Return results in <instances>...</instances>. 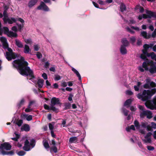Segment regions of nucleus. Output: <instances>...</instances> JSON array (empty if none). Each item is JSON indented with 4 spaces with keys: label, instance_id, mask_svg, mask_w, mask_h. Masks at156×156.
<instances>
[{
    "label": "nucleus",
    "instance_id": "obj_1",
    "mask_svg": "<svg viewBox=\"0 0 156 156\" xmlns=\"http://www.w3.org/2000/svg\"><path fill=\"white\" fill-rule=\"evenodd\" d=\"M13 67L17 69L19 73L23 76H29L30 78H27L36 83L37 81L35 80L33 73L30 68L28 66V63L24 60L23 57H21L20 59L14 60L12 62Z\"/></svg>",
    "mask_w": 156,
    "mask_h": 156
},
{
    "label": "nucleus",
    "instance_id": "obj_2",
    "mask_svg": "<svg viewBox=\"0 0 156 156\" xmlns=\"http://www.w3.org/2000/svg\"><path fill=\"white\" fill-rule=\"evenodd\" d=\"M4 10L3 12V20L5 23H8L9 24H12L13 23H16L17 21H18L21 23L19 24L16 23L18 26V30L20 31H21L24 25V21L23 19L20 18H14L9 17L8 14L7 12V10L8 7L6 5H4Z\"/></svg>",
    "mask_w": 156,
    "mask_h": 156
},
{
    "label": "nucleus",
    "instance_id": "obj_3",
    "mask_svg": "<svg viewBox=\"0 0 156 156\" xmlns=\"http://www.w3.org/2000/svg\"><path fill=\"white\" fill-rule=\"evenodd\" d=\"M0 41L2 42L3 48L5 49H7L8 52H6L5 57L8 61L16 58V55L12 52V49L9 47L7 40L6 38L3 37H0Z\"/></svg>",
    "mask_w": 156,
    "mask_h": 156
},
{
    "label": "nucleus",
    "instance_id": "obj_4",
    "mask_svg": "<svg viewBox=\"0 0 156 156\" xmlns=\"http://www.w3.org/2000/svg\"><path fill=\"white\" fill-rule=\"evenodd\" d=\"M156 92V89L153 88L151 90H144L142 94H138L137 98L143 101H146L150 99Z\"/></svg>",
    "mask_w": 156,
    "mask_h": 156
},
{
    "label": "nucleus",
    "instance_id": "obj_5",
    "mask_svg": "<svg viewBox=\"0 0 156 156\" xmlns=\"http://www.w3.org/2000/svg\"><path fill=\"white\" fill-rule=\"evenodd\" d=\"M35 145V141L34 139L30 140V142L26 140L25 142L23 149L25 151H28L34 147Z\"/></svg>",
    "mask_w": 156,
    "mask_h": 156
},
{
    "label": "nucleus",
    "instance_id": "obj_6",
    "mask_svg": "<svg viewBox=\"0 0 156 156\" xmlns=\"http://www.w3.org/2000/svg\"><path fill=\"white\" fill-rule=\"evenodd\" d=\"M3 31L9 37H16L17 35L16 33H14L11 31H9L8 28L6 27H4L3 28H1V23L0 22V34H1Z\"/></svg>",
    "mask_w": 156,
    "mask_h": 156
},
{
    "label": "nucleus",
    "instance_id": "obj_7",
    "mask_svg": "<svg viewBox=\"0 0 156 156\" xmlns=\"http://www.w3.org/2000/svg\"><path fill=\"white\" fill-rule=\"evenodd\" d=\"M139 108L141 110L140 112V116L141 118H143L145 116L148 119H151L152 118V113L148 110H144V107L141 105L139 106Z\"/></svg>",
    "mask_w": 156,
    "mask_h": 156
},
{
    "label": "nucleus",
    "instance_id": "obj_8",
    "mask_svg": "<svg viewBox=\"0 0 156 156\" xmlns=\"http://www.w3.org/2000/svg\"><path fill=\"white\" fill-rule=\"evenodd\" d=\"M61 104H62L60 102V100L58 98H57L54 97L51 98V101L50 105L52 106L51 108L52 109V110L53 111L56 112H57L58 110L54 106L55 105H57L61 106Z\"/></svg>",
    "mask_w": 156,
    "mask_h": 156
},
{
    "label": "nucleus",
    "instance_id": "obj_9",
    "mask_svg": "<svg viewBox=\"0 0 156 156\" xmlns=\"http://www.w3.org/2000/svg\"><path fill=\"white\" fill-rule=\"evenodd\" d=\"M145 106L147 108L151 109H156V95L152 101H147L145 103Z\"/></svg>",
    "mask_w": 156,
    "mask_h": 156
},
{
    "label": "nucleus",
    "instance_id": "obj_10",
    "mask_svg": "<svg viewBox=\"0 0 156 156\" xmlns=\"http://www.w3.org/2000/svg\"><path fill=\"white\" fill-rule=\"evenodd\" d=\"M152 134L151 132H149L147 133L144 136V139H142V140L144 143L145 144H151L152 142L151 136Z\"/></svg>",
    "mask_w": 156,
    "mask_h": 156
},
{
    "label": "nucleus",
    "instance_id": "obj_11",
    "mask_svg": "<svg viewBox=\"0 0 156 156\" xmlns=\"http://www.w3.org/2000/svg\"><path fill=\"white\" fill-rule=\"evenodd\" d=\"M11 146L8 143H5L0 145V149L2 151H3L4 150H9L11 149Z\"/></svg>",
    "mask_w": 156,
    "mask_h": 156
},
{
    "label": "nucleus",
    "instance_id": "obj_12",
    "mask_svg": "<svg viewBox=\"0 0 156 156\" xmlns=\"http://www.w3.org/2000/svg\"><path fill=\"white\" fill-rule=\"evenodd\" d=\"M37 9L39 10L42 9L45 11L49 10L48 7L43 2H41L40 5L37 7Z\"/></svg>",
    "mask_w": 156,
    "mask_h": 156
},
{
    "label": "nucleus",
    "instance_id": "obj_13",
    "mask_svg": "<svg viewBox=\"0 0 156 156\" xmlns=\"http://www.w3.org/2000/svg\"><path fill=\"white\" fill-rule=\"evenodd\" d=\"M146 14L147 18H150L151 17L156 18V12H155L147 11L146 12Z\"/></svg>",
    "mask_w": 156,
    "mask_h": 156
},
{
    "label": "nucleus",
    "instance_id": "obj_14",
    "mask_svg": "<svg viewBox=\"0 0 156 156\" xmlns=\"http://www.w3.org/2000/svg\"><path fill=\"white\" fill-rule=\"evenodd\" d=\"M14 152L12 151H0V154L3 155H12L14 154Z\"/></svg>",
    "mask_w": 156,
    "mask_h": 156
},
{
    "label": "nucleus",
    "instance_id": "obj_15",
    "mask_svg": "<svg viewBox=\"0 0 156 156\" xmlns=\"http://www.w3.org/2000/svg\"><path fill=\"white\" fill-rule=\"evenodd\" d=\"M25 102V100L24 98H21L17 105V106L18 108L21 107L22 105H24Z\"/></svg>",
    "mask_w": 156,
    "mask_h": 156
},
{
    "label": "nucleus",
    "instance_id": "obj_16",
    "mask_svg": "<svg viewBox=\"0 0 156 156\" xmlns=\"http://www.w3.org/2000/svg\"><path fill=\"white\" fill-rule=\"evenodd\" d=\"M71 68L73 72V73H75L76 74V76L78 77L79 80H81V76L78 71L73 67H71Z\"/></svg>",
    "mask_w": 156,
    "mask_h": 156
},
{
    "label": "nucleus",
    "instance_id": "obj_17",
    "mask_svg": "<svg viewBox=\"0 0 156 156\" xmlns=\"http://www.w3.org/2000/svg\"><path fill=\"white\" fill-rule=\"evenodd\" d=\"M15 44L20 48H22L23 47V45L22 42L19 40L16 39L15 40Z\"/></svg>",
    "mask_w": 156,
    "mask_h": 156
},
{
    "label": "nucleus",
    "instance_id": "obj_18",
    "mask_svg": "<svg viewBox=\"0 0 156 156\" xmlns=\"http://www.w3.org/2000/svg\"><path fill=\"white\" fill-rule=\"evenodd\" d=\"M125 46L121 45L120 48V51L122 55H125L127 53V50Z\"/></svg>",
    "mask_w": 156,
    "mask_h": 156
},
{
    "label": "nucleus",
    "instance_id": "obj_19",
    "mask_svg": "<svg viewBox=\"0 0 156 156\" xmlns=\"http://www.w3.org/2000/svg\"><path fill=\"white\" fill-rule=\"evenodd\" d=\"M77 138L76 136H73L70 138L69 139V142L70 143H76L77 141Z\"/></svg>",
    "mask_w": 156,
    "mask_h": 156
},
{
    "label": "nucleus",
    "instance_id": "obj_20",
    "mask_svg": "<svg viewBox=\"0 0 156 156\" xmlns=\"http://www.w3.org/2000/svg\"><path fill=\"white\" fill-rule=\"evenodd\" d=\"M37 2V0H31L28 3V6L30 8L34 6Z\"/></svg>",
    "mask_w": 156,
    "mask_h": 156
},
{
    "label": "nucleus",
    "instance_id": "obj_21",
    "mask_svg": "<svg viewBox=\"0 0 156 156\" xmlns=\"http://www.w3.org/2000/svg\"><path fill=\"white\" fill-rule=\"evenodd\" d=\"M30 51L29 47L27 45L25 44L24 46L23 52L25 53H29Z\"/></svg>",
    "mask_w": 156,
    "mask_h": 156
},
{
    "label": "nucleus",
    "instance_id": "obj_22",
    "mask_svg": "<svg viewBox=\"0 0 156 156\" xmlns=\"http://www.w3.org/2000/svg\"><path fill=\"white\" fill-rule=\"evenodd\" d=\"M44 82V80L43 79H40L38 80L37 83L39 88H41L42 87Z\"/></svg>",
    "mask_w": 156,
    "mask_h": 156
},
{
    "label": "nucleus",
    "instance_id": "obj_23",
    "mask_svg": "<svg viewBox=\"0 0 156 156\" xmlns=\"http://www.w3.org/2000/svg\"><path fill=\"white\" fill-rule=\"evenodd\" d=\"M43 143L44 147L46 149H48L50 147L48 141L45 140H43Z\"/></svg>",
    "mask_w": 156,
    "mask_h": 156
},
{
    "label": "nucleus",
    "instance_id": "obj_24",
    "mask_svg": "<svg viewBox=\"0 0 156 156\" xmlns=\"http://www.w3.org/2000/svg\"><path fill=\"white\" fill-rule=\"evenodd\" d=\"M132 101L133 99H128V100H126V101L125 102L124 104V105L125 106H127V107H129L131 104Z\"/></svg>",
    "mask_w": 156,
    "mask_h": 156
},
{
    "label": "nucleus",
    "instance_id": "obj_25",
    "mask_svg": "<svg viewBox=\"0 0 156 156\" xmlns=\"http://www.w3.org/2000/svg\"><path fill=\"white\" fill-rule=\"evenodd\" d=\"M122 45H123L125 47L127 46L129 44L128 41L127 40L126 38H123L122 41Z\"/></svg>",
    "mask_w": 156,
    "mask_h": 156
},
{
    "label": "nucleus",
    "instance_id": "obj_26",
    "mask_svg": "<svg viewBox=\"0 0 156 156\" xmlns=\"http://www.w3.org/2000/svg\"><path fill=\"white\" fill-rule=\"evenodd\" d=\"M24 118H26V120L28 121H30L32 120V117L31 115H27L24 114L23 115Z\"/></svg>",
    "mask_w": 156,
    "mask_h": 156
},
{
    "label": "nucleus",
    "instance_id": "obj_27",
    "mask_svg": "<svg viewBox=\"0 0 156 156\" xmlns=\"http://www.w3.org/2000/svg\"><path fill=\"white\" fill-rule=\"evenodd\" d=\"M149 71L151 73H156V66L154 65L152 66L149 69Z\"/></svg>",
    "mask_w": 156,
    "mask_h": 156
},
{
    "label": "nucleus",
    "instance_id": "obj_28",
    "mask_svg": "<svg viewBox=\"0 0 156 156\" xmlns=\"http://www.w3.org/2000/svg\"><path fill=\"white\" fill-rule=\"evenodd\" d=\"M150 81V79H147L146 80V81L147 83L144 85V87L146 89H148L150 87V85H149V82Z\"/></svg>",
    "mask_w": 156,
    "mask_h": 156
},
{
    "label": "nucleus",
    "instance_id": "obj_29",
    "mask_svg": "<svg viewBox=\"0 0 156 156\" xmlns=\"http://www.w3.org/2000/svg\"><path fill=\"white\" fill-rule=\"evenodd\" d=\"M120 9L121 12H123L126 9V7L125 5L122 3L120 5Z\"/></svg>",
    "mask_w": 156,
    "mask_h": 156
},
{
    "label": "nucleus",
    "instance_id": "obj_30",
    "mask_svg": "<svg viewBox=\"0 0 156 156\" xmlns=\"http://www.w3.org/2000/svg\"><path fill=\"white\" fill-rule=\"evenodd\" d=\"M153 46V44H145L143 46V47L144 49L145 50H147L149 48H152Z\"/></svg>",
    "mask_w": 156,
    "mask_h": 156
},
{
    "label": "nucleus",
    "instance_id": "obj_31",
    "mask_svg": "<svg viewBox=\"0 0 156 156\" xmlns=\"http://www.w3.org/2000/svg\"><path fill=\"white\" fill-rule=\"evenodd\" d=\"M13 136L15 137L12 138V140L15 141H17L18 139L19 138L20 135L16 133V132H15L13 134Z\"/></svg>",
    "mask_w": 156,
    "mask_h": 156
},
{
    "label": "nucleus",
    "instance_id": "obj_32",
    "mask_svg": "<svg viewBox=\"0 0 156 156\" xmlns=\"http://www.w3.org/2000/svg\"><path fill=\"white\" fill-rule=\"evenodd\" d=\"M23 130L26 131H28L30 130V127L28 124H25L23 126Z\"/></svg>",
    "mask_w": 156,
    "mask_h": 156
},
{
    "label": "nucleus",
    "instance_id": "obj_33",
    "mask_svg": "<svg viewBox=\"0 0 156 156\" xmlns=\"http://www.w3.org/2000/svg\"><path fill=\"white\" fill-rule=\"evenodd\" d=\"M142 18L144 19H146L147 16L146 14H143L142 15H140L138 17V19L139 20H142Z\"/></svg>",
    "mask_w": 156,
    "mask_h": 156
},
{
    "label": "nucleus",
    "instance_id": "obj_34",
    "mask_svg": "<svg viewBox=\"0 0 156 156\" xmlns=\"http://www.w3.org/2000/svg\"><path fill=\"white\" fill-rule=\"evenodd\" d=\"M26 153L23 151H20L17 153V154L19 156H23Z\"/></svg>",
    "mask_w": 156,
    "mask_h": 156
},
{
    "label": "nucleus",
    "instance_id": "obj_35",
    "mask_svg": "<svg viewBox=\"0 0 156 156\" xmlns=\"http://www.w3.org/2000/svg\"><path fill=\"white\" fill-rule=\"evenodd\" d=\"M141 35L143 36L144 38H147V33L145 31H142L141 33Z\"/></svg>",
    "mask_w": 156,
    "mask_h": 156
},
{
    "label": "nucleus",
    "instance_id": "obj_36",
    "mask_svg": "<svg viewBox=\"0 0 156 156\" xmlns=\"http://www.w3.org/2000/svg\"><path fill=\"white\" fill-rule=\"evenodd\" d=\"M84 156H92L91 153L90 151L88 150L87 151L85 152L84 154Z\"/></svg>",
    "mask_w": 156,
    "mask_h": 156
},
{
    "label": "nucleus",
    "instance_id": "obj_37",
    "mask_svg": "<svg viewBox=\"0 0 156 156\" xmlns=\"http://www.w3.org/2000/svg\"><path fill=\"white\" fill-rule=\"evenodd\" d=\"M143 67L144 68L145 70H148V67H147V65L146 62H144L142 64Z\"/></svg>",
    "mask_w": 156,
    "mask_h": 156
},
{
    "label": "nucleus",
    "instance_id": "obj_38",
    "mask_svg": "<svg viewBox=\"0 0 156 156\" xmlns=\"http://www.w3.org/2000/svg\"><path fill=\"white\" fill-rule=\"evenodd\" d=\"M134 124L136 129H139L140 128V125L139 122L136 120L135 121Z\"/></svg>",
    "mask_w": 156,
    "mask_h": 156
},
{
    "label": "nucleus",
    "instance_id": "obj_39",
    "mask_svg": "<svg viewBox=\"0 0 156 156\" xmlns=\"http://www.w3.org/2000/svg\"><path fill=\"white\" fill-rule=\"evenodd\" d=\"M67 85V83L63 81H62L61 82V86L63 87H66Z\"/></svg>",
    "mask_w": 156,
    "mask_h": 156
},
{
    "label": "nucleus",
    "instance_id": "obj_40",
    "mask_svg": "<svg viewBox=\"0 0 156 156\" xmlns=\"http://www.w3.org/2000/svg\"><path fill=\"white\" fill-rule=\"evenodd\" d=\"M122 112H123L124 115L125 116H126L128 114V111H127V110L126 109L124 108H122Z\"/></svg>",
    "mask_w": 156,
    "mask_h": 156
},
{
    "label": "nucleus",
    "instance_id": "obj_41",
    "mask_svg": "<svg viewBox=\"0 0 156 156\" xmlns=\"http://www.w3.org/2000/svg\"><path fill=\"white\" fill-rule=\"evenodd\" d=\"M44 107L45 109H47L48 110H51L52 109L51 108L52 106L50 105V106H48V105L45 104L44 105Z\"/></svg>",
    "mask_w": 156,
    "mask_h": 156
},
{
    "label": "nucleus",
    "instance_id": "obj_42",
    "mask_svg": "<svg viewBox=\"0 0 156 156\" xmlns=\"http://www.w3.org/2000/svg\"><path fill=\"white\" fill-rule=\"evenodd\" d=\"M61 79V76L58 75H55L54 80L55 81H58Z\"/></svg>",
    "mask_w": 156,
    "mask_h": 156
},
{
    "label": "nucleus",
    "instance_id": "obj_43",
    "mask_svg": "<svg viewBox=\"0 0 156 156\" xmlns=\"http://www.w3.org/2000/svg\"><path fill=\"white\" fill-rule=\"evenodd\" d=\"M136 38L135 37H133L130 38V42L133 44L135 41Z\"/></svg>",
    "mask_w": 156,
    "mask_h": 156
},
{
    "label": "nucleus",
    "instance_id": "obj_44",
    "mask_svg": "<svg viewBox=\"0 0 156 156\" xmlns=\"http://www.w3.org/2000/svg\"><path fill=\"white\" fill-rule=\"evenodd\" d=\"M23 123V121L22 120H18L16 123V124L19 126H21Z\"/></svg>",
    "mask_w": 156,
    "mask_h": 156
},
{
    "label": "nucleus",
    "instance_id": "obj_45",
    "mask_svg": "<svg viewBox=\"0 0 156 156\" xmlns=\"http://www.w3.org/2000/svg\"><path fill=\"white\" fill-rule=\"evenodd\" d=\"M127 30L132 34H133L134 33V31L132 30L129 27H127L126 28Z\"/></svg>",
    "mask_w": 156,
    "mask_h": 156
},
{
    "label": "nucleus",
    "instance_id": "obj_46",
    "mask_svg": "<svg viewBox=\"0 0 156 156\" xmlns=\"http://www.w3.org/2000/svg\"><path fill=\"white\" fill-rule=\"evenodd\" d=\"M25 41L27 44H31L32 43L31 40L30 39H26L25 40Z\"/></svg>",
    "mask_w": 156,
    "mask_h": 156
},
{
    "label": "nucleus",
    "instance_id": "obj_47",
    "mask_svg": "<svg viewBox=\"0 0 156 156\" xmlns=\"http://www.w3.org/2000/svg\"><path fill=\"white\" fill-rule=\"evenodd\" d=\"M147 149L149 151H153L154 150V148L153 147L150 146H147Z\"/></svg>",
    "mask_w": 156,
    "mask_h": 156
},
{
    "label": "nucleus",
    "instance_id": "obj_48",
    "mask_svg": "<svg viewBox=\"0 0 156 156\" xmlns=\"http://www.w3.org/2000/svg\"><path fill=\"white\" fill-rule=\"evenodd\" d=\"M51 149L55 153L57 151V148L55 146L51 147Z\"/></svg>",
    "mask_w": 156,
    "mask_h": 156
},
{
    "label": "nucleus",
    "instance_id": "obj_49",
    "mask_svg": "<svg viewBox=\"0 0 156 156\" xmlns=\"http://www.w3.org/2000/svg\"><path fill=\"white\" fill-rule=\"evenodd\" d=\"M126 94L128 95H131L133 94V92L130 90H127L126 91Z\"/></svg>",
    "mask_w": 156,
    "mask_h": 156
},
{
    "label": "nucleus",
    "instance_id": "obj_50",
    "mask_svg": "<svg viewBox=\"0 0 156 156\" xmlns=\"http://www.w3.org/2000/svg\"><path fill=\"white\" fill-rule=\"evenodd\" d=\"M39 47L38 45H34V50L35 51H38L39 50Z\"/></svg>",
    "mask_w": 156,
    "mask_h": 156
},
{
    "label": "nucleus",
    "instance_id": "obj_51",
    "mask_svg": "<svg viewBox=\"0 0 156 156\" xmlns=\"http://www.w3.org/2000/svg\"><path fill=\"white\" fill-rule=\"evenodd\" d=\"M149 85L152 87H154L155 86L156 84V83L153 82H149Z\"/></svg>",
    "mask_w": 156,
    "mask_h": 156
},
{
    "label": "nucleus",
    "instance_id": "obj_52",
    "mask_svg": "<svg viewBox=\"0 0 156 156\" xmlns=\"http://www.w3.org/2000/svg\"><path fill=\"white\" fill-rule=\"evenodd\" d=\"M37 57L38 58H40L42 56V54L39 52H37L36 54Z\"/></svg>",
    "mask_w": 156,
    "mask_h": 156
},
{
    "label": "nucleus",
    "instance_id": "obj_53",
    "mask_svg": "<svg viewBox=\"0 0 156 156\" xmlns=\"http://www.w3.org/2000/svg\"><path fill=\"white\" fill-rule=\"evenodd\" d=\"M49 129L51 130H51H53V129L54 128V126L51 123H49Z\"/></svg>",
    "mask_w": 156,
    "mask_h": 156
},
{
    "label": "nucleus",
    "instance_id": "obj_54",
    "mask_svg": "<svg viewBox=\"0 0 156 156\" xmlns=\"http://www.w3.org/2000/svg\"><path fill=\"white\" fill-rule=\"evenodd\" d=\"M12 30L15 32H16L17 31V28L16 26H14L12 27Z\"/></svg>",
    "mask_w": 156,
    "mask_h": 156
},
{
    "label": "nucleus",
    "instance_id": "obj_55",
    "mask_svg": "<svg viewBox=\"0 0 156 156\" xmlns=\"http://www.w3.org/2000/svg\"><path fill=\"white\" fill-rule=\"evenodd\" d=\"M73 96V94H70L68 97V100L70 101H72V98Z\"/></svg>",
    "mask_w": 156,
    "mask_h": 156
},
{
    "label": "nucleus",
    "instance_id": "obj_56",
    "mask_svg": "<svg viewBox=\"0 0 156 156\" xmlns=\"http://www.w3.org/2000/svg\"><path fill=\"white\" fill-rule=\"evenodd\" d=\"M42 76L45 80H47L48 78L47 75L45 73H43L42 74Z\"/></svg>",
    "mask_w": 156,
    "mask_h": 156
},
{
    "label": "nucleus",
    "instance_id": "obj_57",
    "mask_svg": "<svg viewBox=\"0 0 156 156\" xmlns=\"http://www.w3.org/2000/svg\"><path fill=\"white\" fill-rule=\"evenodd\" d=\"M49 70L50 71L55 72V69L54 66H52L50 68Z\"/></svg>",
    "mask_w": 156,
    "mask_h": 156
},
{
    "label": "nucleus",
    "instance_id": "obj_58",
    "mask_svg": "<svg viewBox=\"0 0 156 156\" xmlns=\"http://www.w3.org/2000/svg\"><path fill=\"white\" fill-rule=\"evenodd\" d=\"M151 126L154 128L155 129L156 128V124L155 123L152 122L151 123Z\"/></svg>",
    "mask_w": 156,
    "mask_h": 156
},
{
    "label": "nucleus",
    "instance_id": "obj_59",
    "mask_svg": "<svg viewBox=\"0 0 156 156\" xmlns=\"http://www.w3.org/2000/svg\"><path fill=\"white\" fill-rule=\"evenodd\" d=\"M137 144H138V146H139V147L140 148H141V149L143 148V145H142V144L141 142H138L137 143Z\"/></svg>",
    "mask_w": 156,
    "mask_h": 156
},
{
    "label": "nucleus",
    "instance_id": "obj_60",
    "mask_svg": "<svg viewBox=\"0 0 156 156\" xmlns=\"http://www.w3.org/2000/svg\"><path fill=\"white\" fill-rule=\"evenodd\" d=\"M153 37H155L156 36V29H155L152 34Z\"/></svg>",
    "mask_w": 156,
    "mask_h": 156
},
{
    "label": "nucleus",
    "instance_id": "obj_61",
    "mask_svg": "<svg viewBox=\"0 0 156 156\" xmlns=\"http://www.w3.org/2000/svg\"><path fill=\"white\" fill-rule=\"evenodd\" d=\"M32 109H29L27 108L25 110V111L26 112H31L32 110Z\"/></svg>",
    "mask_w": 156,
    "mask_h": 156
},
{
    "label": "nucleus",
    "instance_id": "obj_62",
    "mask_svg": "<svg viewBox=\"0 0 156 156\" xmlns=\"http://www.w3.org/2000/svg\"><path fill=\"white\" fill-rule=\"evenodd\" d=\"M50 144L51 145H53V146H55V144H56V143H55V141L54 140H51V143H50Z\"/></svg>",
    "mask_w": 156,
    "mask_h": 156
},
{
    "label": "nucleus",
    "instance_id": "obj_63",
    "mask_svg": "<svg viewBox=\"0 0 156 156\" xmlns=\"http://www.w3.org/2000/svg\"><path fill=\"white\" fill-rule=\"evenodd\" d=\"M131 28L133 29H134L137 31H138L139 30V27H134L133 26H132L131 27Z\"/></svg>",
    "mask_w": 156,
    "mask_h": 156
},
{
    "label": "nucleus",
    "instance_id": "obj_64",
    "mask_svg": "<svg viewBox=\"0 0 156 156\" xmlns=\"http://www.w3.org/2000/svg\"><path fill=\"white\" fill-rule=\"evenodd\" d=\"M144 11V9L143 7H140L139 8V11L140 12L143 13Z\"/></svg>",
    "mask_w": 156,
    "mask_h": 156
}]
</instances>
